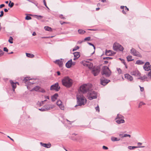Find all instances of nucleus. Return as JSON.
Returning <instances> with one entry per match:
<instances>
[{
    "mask_svg": "<svg viewBox=\"0 0 151 151\" xmlns=\"http://www.w3.org/2000/svg\"><path fill=\"white\" fill-rule=\"evenodd\" d=\"M59 17L61 19H65V18L63 16L62 14H60L59 15Z\"/></svg>",
    "mask_w": 151,
    "mask_h": 151,
    "instance_id": "nucleus-53",
    "label": "nucleus"
},
{
    "mask_svg": "<svg viewBox=\"0 0 151 151\" xmlns=\"http://www.w3.org/2000/svg\"><path fill=\"white\" fill-rule=\"evenodd\" d=\"M43 1L44 4V5H45V6H46V7L48 9H49V8H48V6L47 5L46 3V2L45 1V0H43Z\"/></svg>",
    "mask_w": 151,
    "mask_h": 151,
    "instance_id": "nucleus-45",
    "label": "nucleus"
},
{
    "mask_svg": "<svg viewBox=\"0 0 151 151\" xmlns=\"http://www.w3.org/2000/svg\"><path fill=\"white\" fill-rule=\"evenodd\" d=\"M77 104L78 106H81L84 105L86 103V99L83 95L77 96ZM78 106V105L75 106V107Z\"/></svg>",
    "mask_w": 151,
    "mask_h": 151,
    "instance_id": "nucleus-2",
    "label": "nucleus"
},
{
    "mask_svg": "<svg viewBox=\"0 0 151 151\" xmlns=\"http://www.w3.org/2000/svg\"><path fill=\"white\" fill-rule=\"evenodd\" d=\"M95 108L96 111L98 112L99 111V108L98 106L96 107H95Z\"/></svg>",
    "mask_w": 151,
    "mask_h": 151,
    "instance_id": "nucleus-48",
    "label": "nucleus"
},
{
    "mask_svg": "<svg viewBox=\"0 0 151 151\" xmlns=\"http://www.w3.org/2000/svg\"><path fill=\"white\" fill-rule=\"evenodd\" d=\"M111 74V72L109 68L106 66H104L103 68L102 75H105L106 77L109 76Z\"/></svg>",
    "mask_w": 151,
    "mask_h": 151,
    "instance_id": "nucleus-5",
    "label": "nucleus"
},
{
    "mask_svg": "<svg viewBox=\"0 0 151 151\" xmlns=\"http://www.w3.org/2000/svg\"><path fill=\"white\" fill-rule=\"evenodd\" d=\"M117 71L119 74H121L122 73V70L120 68H117Z\"/></svg>",
    "mask_w": 151,
    "mask_h": 151,
    "instance_id": "nucleus-49",
    "label": "nucleus"
},
{
    "mask_svg": "<svg viewBox=\"0 0 151 151\" xmlns=\"http://www.w3.org/2000/svg\"><path fill=\"white\" fill-rule=\"evenodd\" d=\"M122 12L124 14H126V12H125V11L124 10H123L122 11Z\"/></svg>",
    "mask_w": 151,
    "mask_h": 151,
    "instance_id": "nucleus-62",
    "label": "nucleus"
},
{
    "mask_svg": "<svg viewBox=\"0 0 151 151\" xmlns=\"http://www.w3.org/2000/svg\"><path fill=\"white\" fill-rule=\"evenodd\" d=\"M32 80V79L28 77H26L24 78L23 80V81L27 84L28 85H30L31 84H33L34 83L33 82H32L30 81Z\"/></svg>",
    "mask_w": 151,
    "mask_h": 151,
    "instance_id": "nucleus-10",
    "label": "nucleus"
},
{
    "mask_svg": "<svg viewBox=\"0 0 151 151\" xmlns=\"http://www.w3.org/2000/svg\"><path fill=\"white\" fill-rule=\"evenodd\" d=\"M74 57L76 58H78L80 56V52H76L73 53Z\"/></svg>",
    "mask_w": 151,
    "mask_h": 151,
    "instance_id": "nucleus-26",
    "label": "nucleus"
},
{
    "mask_svg": "<svg viewBox=\"0 0 151 151\" xmlns=\"http://www.w3.org/2000/svg\"><path fill=\"white\" fill-rule=\"evenodd\" d=\"M4 51H6V52H7L8 51V49L6 47H4Z\"/></svg>",
    "mask_w": 151,
    "mask_h": 151,
    "instance_id": "nucleus-54",
    "label": "nucleus"
},
{
    "mask_svg": "<svg viewBox=\"0 0 151 151\" xmlns=\"http://www.w3.org/2000/svg\"><path fill=\"white\" fill-rule=\"evenodd\" d=\"M111 140L112 141L114 142L115 141H118L120 140V138H118L116 137H111Z\"/></svg>",
    "mask_w": 151,
    "mask_h": 151,
    "instance_id": "nucleus-28",
    "label": "nucleus"
},
{
    "mask_svg": "<svg viewBox=\"0 0 151 151\" xmlns=\"http://www.w3.org/2000/svg\"><path fill=\"white\" fill-rule=\"evenodd\" d=\"M60 87L59 86L58 83H56L55 84L51 86L50 89L51 90H55L58 91L60 89Z\"/></svg>",
    "mask_w": 151,
    "mask_h": 151,
    "instance_id": "nucleus-8",
    "label": "nucleus"
},
{
    "mask_svg": "<svg viewBox=\"0 0 151 151\" xmlns=\"http://www.w3.org/2000/svg\"><path fill=\"white\" fill-rule=\"evenodd\" d=\"M127 58L128 61H132L134 60V59H133L132 56L131 55H128L127 57Z\"/></svg>",
    "mask_w": 151,
    "mask_h": 151,
    "instance_id": "nucleus-29",
    "label": "nucleus"
},
{
    "mask_svg": "<svg viewBox=\"0 0 151 151\" xmlns=\"http://www.w3.org/2000/svg\"><path fill=\"white\" fill-rule=\"evenodd\" d=\"M91 39V37H88L85 38L84 39V40L85 41H89Z\"/></svg>",
    "mask_w": 151,
    "mask_h": 151,
    "instance_id": "nucleus-42",
    "label": "nucleus"
},
{
    "mask_svg": "<svg viewBox=\"0 0 151 151\" xmlns=\"http://www.w3.org/2000/svg\"><path fill=\"white\" fill-rule=\"evenodd\" d=\"M72 63V60L71 59L68 61V62L66 63V66L68 68H70L71 67Z\"/></svg>",
    "mask_w": 151,
    "mask_h": 151,
    "instance_id": "nucleus-18",
    "label": "nucleus"
},
{
    "mask_svg": "<svg viewBox=\"0 0 151 151\" xmlns=\"http://www.w3.org/2000/svg\"><path fill=\"white\" fill-rule=\"evenodd\" d=\"M5 6V5L4 4H1L0 5V8H1L2 7H4Z\"/></svg>",
    "mask_w": 151,
    "mask_h": 151,
    "instance_id": "nucleus-58",
    "label": "nucleus"
},
{
    "mask_svg": "<svg viewBox=\"0 0 151 151\" xmlns=\"http://www.w3.org/2000/svg\"><path fill=\"white\" fill-rule=\"evenodd\" d=\"M39 92L43 93H45V91L43 88L40 87Z\"/></svg>",
    "mask_w": 151,
    "mask_h": 151,
    "instance_id": "nucleus-37",
    "label": "nucleus"
},
{
    "mask_svg": "<svg viewBox=\"0 0 151 151\" xmlns=\"http://www.w3.org/2000/svg\"><path fill=\"white\" fill-rule=\"evenodd\" d=\"M37 104L38 106H42L41 103L40 102L38 101L37 103Z\"/></svg>",
    "mask_w": 151,
    "mask_h": 151,
    "instance_id": "nucleus-52",
    "label": "nucleus"
},
{
    "mask_svg": "<svg viewBox=\"0 0 151 151\" xmlns=\"http://www.w3.org/2000/svg\"><path fill=\"white\" fill-rule=\"evenodd\" d=\"M145 146H139V147H137V146H129L128 147V149L131 150L134 149L135 148H137L138 147H144Z\"/></svg>",
    "mask_w": 151,
    "mask_h": 151,
    "instance_id": "nucleus-25",
    "label": "nucleus"
},
{
    "mask_svg": "<svg viewBox=\"0 0 151 151\" xmlns=\"http://www.w3.org/2000/svg\"><path fill=\"white\" fill-rule=\"evenodd\" d=\"M83 65L89 68H91L93 66V64L89 62L84 61L83 62Z\"/></svg>",
    "mask_w": 151,
    "mask_h": 151,
    "instance_id": "nucleus-12",
    "label": "nucleus"
},
{
    "mask_svg": "<svg viewBox=\"0 0 151 151\" xmlns=\"http://www.w3.org/2000/svg\"><path fill=\"white\" fill-rule=\"evenodd\" d=\"M58 96V95L57 93H55L51 97V100L52 101H54L57 98Z\"/></svg>",
    "mask_w": 151,
    "mask_h": 151,
    "instance_id": "nucleus-23",
    "label": "nucleus"
},
{
    "mask_svg": "<svg viewBox=\"0 0 151 151\" xmlns=\"http://www.w3.org/2000/svg\"><path fill=\"white\" fill-rule=\"evenodd\" d=\"M4 52L1 50L0 49V56H1L4 54Z\"/></svg>",
    "mask_w": 151,
    "mask_h": 151,
    "instance_id": "nucleus-47",
    "label": "nucleus"
},
{
    "mask_svg": "<svg viewBox=\"0 0 151 151\" xmlns=\"http://www.w3.org/2000/svg\"><path fill=\"white\" fill-rule=\"evenodd\" d=\"M44 29L47 31H52V28L48 26H45L44 27Z\"/></svg>",
    "mask_w": 151,
    "mask_h": 151,
    "instance_id": "nucleus-32",
    "label": "nucleus"
},
{
    "mask_svg": "<svg viewBox=\"0 0 151 151\" xmlns=\"http://www.w3.org/2000/svg\"><path fill=\"white\" fill-rule=\"evenodd\" d=\"M46 111L52 109L53 106L51 105H47L44 106Z\"/></svg>",
    "mask_w": 151,
    "mask_h": 151,
    "instance_id": "nucleus-19",
    "label": "nucleus"
},
{
    "mask_svg": "<svg viewBox=\"0 0 151 151\" xmlns=\"http://www.w3.org/2000/svg\"><path fill=\"white\" fill-rule=\"evenodd\" d=\"M13 40V38L12 37H9V42L10 43H13V42L12 41V40Z\"/></svg>",
    "mask_w": 151,
    "mask_h": 151,
    "instance_id": "nucleus-38",
    "label": "nucleus"
},
{
    "mask_svg": "<svg viewBox=\"0 0 151 151\" xmlns=\"http://www.w3.org/2000/svg\"><path fill=\"white\" fill-rule=\"evenodd\" d=\"M150 63L148 62H147L144 65L143 68L146 71H149L150 69Z\"/></svg>",
    "mask_w": 151,
    "mask_h": 151,
    "instance_id": "nucleus-13",
    "label": "nucleus"
},
{
    "mask_svg": "<svg viewBox=\"0 0 151 151\" xmlns=\"http://www.w3.org/2000/svg\"><path fill=\"white\" fill-rule=\"evenodd\" d=\"M78 32L80 34H83L86 32L85 31L82 29H79Z\"/></svg>",
    "mask_w": 151,
    "mask_h": 151,
    "instance_id": "nucleus-34",
    "label": "nucleus"
},
{
    "mask_svg": "<svg viewBox=\"0 0 151 151\" xmlns=\"http://www.w3.org/2000/svg\"><path fill=\"white\" fill-rule=\"evenodd\" d=\"M56 104L59 106L61 110H63L64 109V106L62 104V102L60 100H58L56 103Z\"/></svg>",
    "mask_w": 151,
    "mask_h": 151,
    "instance_id": "nucleus-16",
    "label": "nucleus"
},
{
    "mask_svg": "<svg viewBox=\"0 0 151 151\" xmlns=\"http://www.w3.org/2000/svg\"><path fill=\"white\" fill-rule=\"evenodd\" d=\"M36 16V17L38 19H40V17L42 18L43 17V16H41V15H35Z\"/></svg>",
    "mask_w": 151,
    "mask_h": 151,
    "instance_id": "nucleus-41",
    "label": "nucleus"
},
{
    "mask_svg": "<svg viewBox=\"0 0 151 151\" xmlns=\"http://www.w3.org/2000/svg\"><path fill=\"white\" fill-rule=\"evenodd\" d=\"M131 74L136 76H139L141 74L138 70H135L131 72Z\"/></svg>",
    "mask_w": 151,
    "mask_h": 151,
    "instance_id": "nucleus-14",
    "label": "nucleus"
},
{
    "mask_svg": "<svg viewBox=\"0 0 151 151\" xmlns=\"http://www.w3.org/2000/svg\"><path fill=\"white\" fill-rule=\"evenodd\" d=\"M79 48V47L78 46H76L73 49V51H74L77 50Z\"/></svg>",
    "mask_w": 151,
    "mask_h": 151,
    "instance_id": "nucleus-46",
    "label": "nucleus"
},
{
    "mask_svg": "<svg viewBox=\"0 0 151 151\" xmlns=\"http://www.w3.org/2000/svg\"><path fill=\"white\" fill-rule=\"evenodd\" d=\"M91 84H84L82 85L80 88V91L84 93H88L91 89Z\"/></svg>",
    "mask_w": 151,
    "mask_h": 151,
    "instance_id": "nucleus-3",
    "label": "nucleus"
},
{
    "mask_svg": "<svg viewBox=\"0 0 151 151\" xmlns=\"http://www.w3.org/2000/svg\"><path fill=\"white\" fill-rule=\"evenodd\" d=\"M26 56L29 58H32L34 57V55L32 54L26 53Z\"/></svg>",
    "mask_w": 151,
    "mask_h": 151,
    "instance_id": "nucleus-31",
    "label": "nucleus"
},
{
    "mask_svg": "<svg viewBox=\"0 0 151 151\" xmlns=\"http://www.w3.org/2000/svg\"><path fill=\"white\" fill-rule=\"evenodd\" d=\"M103 148L104 150H107L108 149V147L105 146H103Z\"/></svg>",
    "mask_w": 151,
    "mask_h": 151,
    "instance_id": "nucleus-55",
    "label": "nucleus"
},
{
    "mask_svg": "<svg viewBox=\"0 0 151 151\" xmlns=\"http://www.w3.org/2000/svg\"><path fill=\"white\" fill-rule=\"evenodd\" d=\"M11 2V1H10V3ZM14 3L13 2L11 3V4H10V3H9V6H10L11 8L13 6H14Z\"/></svg>",
    "mask_w": 151,
    "mask_h": 151,
    "instance_id": "nucleus-40",
    "label": "nucleus"
},
{
    "mask_svg": "<svg viewBox=\"0 0 151 151\" xmlns=\"http://www.w3.org/2000/svg\"><path fill=\"white\" fill-rule=\"evenodd\" d=\"M124 6H121L120 7V8L122 9H124Z\"/></svg>",
    "mask_w": 151,
    "mask_h": 151,
    "instance_id": "nucleus-64",
    "label": "nucleus"
},
{
    "mask_svg": "<svg viewBox=\"0 0 151 151\" xmlns=\"http://www.w3.org/2000/svg\"><path fill=\"white\" fill-rule=\"evenodd\" d=\"M131 54L134 56L139 57H141V56L139 52L133 48L131 50Z\"/></svg>",
    "mask_w": 151,
    "mask_h": 151,
    "instance_id": "nucleus-9",
    "label": "nucleus"
},
{
    "mask_svg": "<svg viewBox=\"0 0 151 151\" xmlns=\"http://www.w3.org/2000/svg\"><path fill=\"white\" fill-rule=\"evenodd\" d=\"M1 14L0 15V17H1L3 16L4 15V12L3 11H1Z\"/></svg>",
    "mask_w": 151,
    "mask_h": 151,
    "instance_id": "nucleus-51",
    "label": "nucleus"
},
{
    "mask_svg": "<svg viewBox=\"0 0 151 151\" xmlns=\"http://www.w3.org/2000/svg\"><path fill=\"white\" fill-rule=\"evenodd\" d=\"M100 71V68L99 67H94L92 70V72L94 76L98 75Z\"/></svg>",
    "mask_w": 151,
    "mask_h": 151,
    "instance_id": "nucleus-7",
    "label": "nucleus"
},
{
    "mask_svg": "<svg viewBox=\"0 0 151 151\" xmlns=\"http://www.w3.org/2000/svg\"><path fill=\"white\" fill-rule=\"evenodd\" d=\"M40 87L39 86H36L33 88L32 90V91H36L39 92Z\"/></svg>",
    "mask_w": 151,
    "mask_h": 151,
    "instance_id": "nucleus-27",
    "label": "nucleus"
},
{
    "mask_svg": "<svg viewBox=\"0 0 151 151\" xmlns=\"http://www.w3.org/2000/svg\"><path fill=\"white\" fill-rule=\"evenodd\" d=\"M39 110L41 111H46V110H45V107H44V106L41 109H39Z\"/></svg>",
    "mask_w": 151,
    "mask_h": 151,
    "instance_id": "nucleus-39",
    "label": "nucleus"
},
{
    "mask_svg": "<svg viewBox=\"0 0 151 151\" xmlns=\"http://www.w3.org/2000/svg\"><path fill=\"white\" fill-rule=\"evenodd\" d=\"M113 47L114 50H119L120 51H123L124 48L121 45L117 43H115L113 45Z\"/></svg>",
    "mask_w": 151,
    "mask_h": 151,
    "instance_id": "nucleus-6",
    "label": "nucleus"
},
{
    "mask_svg": "<svg viewBox=\"0 0 151 151\" xmlns=\"http://www.w3.org/2000/svg\"><path fill=\"white\" fill-rule=\"evenodd\" d=\"M57 73L58 75V76H59L60 74V72L59 71H57Z\"/></svg>",
    "mask_w": 151,
    "mask_h": 151,
    "instance_id": "nucleus-63",
    "label": "nucleus"
},
{
    "mask_svg": "<svg viewBox=\"0 0 151 151\" xmlns=\"http://www.w3.org/2000/svg\"><path fill=\"white\" fill-rule=\"evenodd\" d=\"M88 96L90 100L97 98L96 93L93 90H90L88 92Z\"/></svg>",
    "mask_w": 151,
    "mask_h": 151,
    "instance_id": "nucleus-4",
    "label": "nucleus"
},
{
    "mask_svg": "<svg viewBox=\"0 0 151 151\" xmlns=\"http://www.w3.org/2000/svg\"><path fill=\"white\" fill-rule=\"evenodd\" d=\"M139 87L140 88V90L141 91H143L144 90V88L143 87H141L140 86H139Z\"/></svg>",
    "mask_w": 151,
    "mask_h": 151,
    "instance_id": "nucleus-57",
    "label": "nucleus"
},
{
    "mask_svg": "<svg viewBox=\"0 0 151 151\" xmlns=\"http://www.w3.org/2000/svg\"><path fill=\"white\" fill-rule=\"evenodd\" d=\"M45 99H49V96H45Z\"/></svg>",
    "mask_w": 151,
    "mask_h": 151,
    "instance_id": "nucleus-59",
    "label": "nucleus"
},
{
    "mask_svg": "<svg viewBox=\"0 0 151 151\" xmlns=\"http://www.w3.org/2000/svg\"><path fill=\"white\" fill-rule=\"evenodd\" d=\"M112 59V58L109 57H106L104 58V59H107V60H108L109 59Z\"/></svg>",
    "mask_w": 151,
    "mask_h": 151,
    "instance_id": "nucleus-56",
    "label": "nucleus"
},
{
    "mask_svg": "<svg viewBox=\"0 0 151 151\" xmlns=\"http://www.w3.org/2000/svg\"><path fill=\"white\" fill-rule=\"evenodd\" d=\"M136 64L138 65H142L144 64V63L141 60H137L136 62Z\"/></svg>",
    "mask_w": 151,
    "mask_h": 151,
    "instance_id": "nucleus-33",
    "label": "nucleus"
},
{
    "mask_svg": "<svg viewBox=\"0 0 151 151\" xmlns=\"http://www.w3.org/2000/svg\"><path fill=\"white\" fill-rule=\"evenodd\" d=\"M109 81H110L109 80L105 79L104 78H101V83L103 86L106 85Z\"/></svg>",
    "mask_w": 151,
    "mask_h": 151,
    "instance_id": "nucleus-11",
    "label": "nucleus"
},
{
    "mask_svg": "<svg viewBox=\"0 0 151 151\" xmlns=\"http://www.w3.org/2000/svg\"><path fill=\"white\" fill-rule=\"evenodd\" d=\"M31 19V17L28 16H27L25 17V19L26 20H29Z\"/></svg>",
    "mask_w": 151,
    "mask_h": 151,
    "instance_id": "nucleus-43",
    "label": "nucleus"
},
{
    "mask_svg": "<svg viewBox=\"0 0 151 151\" xmlns=\"http://www.w3.org/2000/svg\"><path fill=\"white\" fill-rule=\"evenodd\" d=\"M10 83L11 84V86L12 87V90L14 91V89L16 88V84H17L19 85L18 83L16 82H14L10 80Z\"/></svg>",
    "mask_w": 151,
    "mask_h": 151,
    "instance_id": "nucleus-15",
    "label": "nucleus"
},
{
    "mask_svg": "<svg viewBox=\"0 0 151 151\" xmlns=\"http://www.w3.org/2000/svg\"><path fill=\"white\" fill-rule=\"evenodd\" d=\"M145 104L143 102H140L139 104V107H140L142 105H145Z\"/></svg>",
    "mask_w": 151,
    "mask_h": 151,
    "instance_id": "nucleus-36",
    "label": "nucleus"
},
{
    "mask_svg": "<svg viewBox=\"0 0 151 151\" xmlns=\"http://www.w3.org/2000/svg\"><path fill=\"white\" fill-rule=\"evenodd\" d=\"M54 62L58 64L60 66H61L63 64V62L61 59L60 60H57L55 61Z\"/></svg>",
    "mask_w": 151,
    "mask_h": 151,
    "instance_id": "nucleus-21",
    "label": "nucleus"
},
{
    "mask_svg": "<svg viewBox=\"0 0 151 151\" xmlns=\"http://www.w3.org/2000/svg\"><path fill=\"white\" fill-rule=\"evenodd\" d=\"M142 143L141 142H138L137 143V145L138 146H141L142 145Z\"/></svg>",
    "mask_w": 151,
    "mask_h": 151,
    "instance_id": "nucleus-60",
    "label": "nucleus"
},
{
    "mask_svg": "<svg viewBox=\"0 0 151 151\" xmlns=\"http://www.w3.org/2000/svg\"><path fill=\"white\" fill-rule=\"evenodd\" d=\"M67 23L66 22H63L62 23L61 22V21L60 22V23L61 24H66Z\"/></svg>",
    "mask_w": 151,
    "mask_h": 151,
    "instance_id": "nucleus-61",
    "label": "nucleus"
},
{
    "mask_svg": "<svg viewBox=\"0 0 151 151\" xmlns=\"http://www.w3.org/2000/svg\"><path fill=\"white\" fill-rule=\"evenodd\" d=\"M147 78V76L144 75L143 76H140L139 78H138L139 79L144 80Z\"/></svg>",
    "mask_w": 151,
    "mask_h": 151,
    "instance_id": "nucleus-35",
    "label": "nucleus"
},
{
    "mask_svg": "<svg viewBox=\"0 0 151 151\" xmlns=\"http://www.w3.org/2000/svg\"><path fill=\"white\" fill-rule=\"evenodd\" d=\"M116 120V122L119 124L121 123H123L125 122V121L123 119H118Z\"/></svg>",
    "mask_w": 151,
    "mask_h": 151,
    "instance_id": "nucleus-22",
    "label": "nucleus"
},
{
    "mask_svg": "<svg viewBox=\"0 0 151 151\" xmlns=\"http://www.w3.org/2000/svg\"><path fill=\"white\" fill-rule=\"evenodd\" d=\"M124 117L121 114H118L117 115V116L116 118L115 119H123L124 118Z\"/></svg>",
    "mask_w": 151,
    "mask_h": 151,
    "instance_id": "nucleus-30",
    "label": "nucleus"
},
{
    "mask_svg": "<svg viewBox=\"0 0 151 151\" xmlns=\"http://www.w3.org/2000/svg\"><path fill=\"white\" fill-rule=\"evenodd\" d=\"M124 76L125 78L130 81H132L133 80L132 77L129 74H125Z\"/></svg>",
    "mask_w": 151,
    "mask_h": 151,
    "instance_id": "nucleus-17",
    "label": "nucleus"
},
{
    "mask_svg": "<svg viewBox=\"0 0 151 151\" xmlns=\"http://www.w3.org/2000/svg\"><path fill=\"white\" fill-rule=\"evenodd\" d=\"M88 44H89V45H91L92 46H93V48H94V49L95 50V47L94 46V45L93 44H92L91 43H90V42H88Z\"/></svg>",
    "mask_w": 151,
    "mask_h": 151,
    "instance_id": "nucleus-50",
    "label": "nucleus"
},
{
    "mask_svg": "<svg viewBox=\"0 0 151 151\" xmlns=\"http://www.w3.org/2000/svg\"><path fill=\"white\" fill-rule=\"evenodd\" d=\"M62 82L63 86L68 88L71 87L73 83L72 80L67 76L64 77L62 79Z\"/></svg>",
    "mask_w": 151,
    "mask_h": 151,
    "instance_id": "nucleus-1",
    "label": "nucleus"
},
{
    "mask_svg": "<svg viewBox=\"0 0 151 151\" xmlns=\"http://www.w3.org/2000/svg\"><path fill=\"white\" fill-rule=\"evenodd\" d=\"M148 77H149L150 79H151V69L148 74Z\"/></svg>",
    "mask_w": 151,
    "mask_h": 151,
    "instance_id": "nucleus-44",
    "label": "nucleus"
},
{
    "mask_svg": "<svg viewBox=\"0 0 151 151\" xmlns=\"http://www.w3.org/2000/svg\"><path fill=\"white\" fill-rule=\"evenodd\" d=\"M40 144L42 146L47 148H49L51 147V144L50 143L49 144H45L44 143L42 142H40Z\"/></svg>",
    "mask_w": 151,
    "mask_h": 151,
    "instance_id": "nucleus-20",
    "label": "nucleus"
},
{
    "mask_svg": "<svg viewBox=\"0 0 151 151\" xmlns=\"http://www.w3.org/2000/svg\"><path fill=\"white\" fill-rule=\"evenodd\" d=\"M112 51L111 50H106V54L108 56L111 55L114 53H112Z\"/></svg>",
    "mask_w": 151,
    "mask_h": 151,
    "instance_id": "nucleus-24",
    "label": "nucleus"
}]
</instances>
